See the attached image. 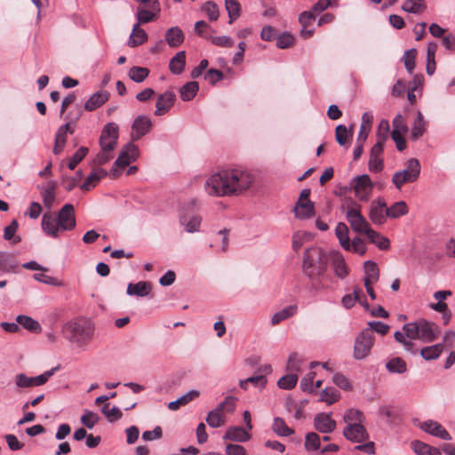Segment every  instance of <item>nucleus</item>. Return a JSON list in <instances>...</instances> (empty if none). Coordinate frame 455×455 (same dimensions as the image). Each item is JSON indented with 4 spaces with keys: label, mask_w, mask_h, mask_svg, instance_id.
Listing matches in <instances>:
<instances>
[{
    "label": "nucleus",
    "mask_w": 455,
    "mask_h": 455,
    "mask_svg": "<svg viewBox=\"0 0 455 455\" xmlns=\"http://www.w3.org/2000/svg\"><path fill=\"white\" fill-rule=\"evenodd\" d=\"M254 182V176L243 169H227L211 175L204 189L212 196H234L243 194Z\"/></svg>",
    "instance_id": "f257e3e1"
},
{
    "label": "nucleus",
    "mask_w": 455,
    "mask_h": 455,
    "mask_svg": "<svg viewBox=\"0 0 455 455\" xmlns=\"http://www.w3.org/2000/svg\"><path fill=\"white\" fill-rule=\"evenodd\" d=\"M328 253L320 247L307 249L303 254L302 272L309 280L310 291L317 293L330 287L331 276L327 273Z\"/></svg>",
    "instance_id": "f03ea898"
},
{
    "label": "nucleus",
    "mask_w": 455,
    "mask_h": 455,
    "mask_svg": "<svg viewBox=\"0 0 455 455\" xmlns=\"http://www.w3.org/2000/svg\"><path fill=\"white\" fill-rule=\"evenodd\" d=\"M64 329L71 341L79 343L87 342L94 333L92 323L85 319L69 322L65 324Z\"/></svg>",
    "instance_id": "7ed1b4c3"
},
{
    "label": "nucleus",
    "mask_w": 455,
    "mask_h": 455,
    "mask_svg": "<svg viewBox=\"0 0 455 455\" xmlns=\"http://www.w3.org/2000/svg\"><path fill=\"white\" fill-rule=\"evenodd\" d=\"M420 164L417 158H411L406 162L403 170L395 172L392 177V183L400 190L406 183L415 182L420 174Z\"/></svg>",
    "instance_id": "20e7f679"
},
{
    "label": "nucleus",
    "mask_w": 455,
    "mask_h": 455,
    "mask_svg": "<svg viewBox=\"0 0 455 455\" xmlns=\"http://www.w3.org/2000/svg\"><path fill=\"white\" fill-rule=\"evenodd\" d=\"M235 409V398L227 396L214 410L209 411L206 417L207 424L213 428L220 427L226 423L225 413H232Z\"/></svg>",
    "instance_id": "39448f33"
},
{
    "label": "nucleus",
    "mask_w": 455,
    "mask_h": 455,
    "mask_svg": "<svg viewBox=\"0 0 455 455\" xmlns=\"http://www.w3.org/2000/svg\"><path fill=\"white\" fill-rule=\"evenodd\" d=\"M198 202L196 199H190L188 202L184 204L182 210L180 213V223L184 227L188 233L199 232L202 217L199 214H190L189 210L196 208Z\"/></svg>",
    "instance_id": "423d86ee"
},
{
    "label": "nucleus",
    "mask_w": 455,
    "mask_h": 455,
    "mask_svg": "<svg viewBox=\"0 0 455 455\" xmlns=\"http://www.w3.org/2000/svg\"><path fill=\"white\" fill-rule=\"evenodd\" d=\"M374 340L375 336L371 329L363 330L355 340L354 357L356 360H362L368 356Z\"/></svg>",
    "instance_id": "0eeeda50"
},
{
    "label": "nucleus",
    "mask_w": 455,
    "mask_h": 455,
    "mask_svg": "<svg viewBox=\"0 0 455 455\" xmlns=\"http://www.w3.org/2000/svg\"><path fill=\"white\" fill-rule=\"evenodd\" d=\"M139 156V148L136 145L130 142L127 143L119 153L117 159L115 161L111 169V174L116 177L117 175L116 168H124L132 162L135 161Z\"/></svg>",
    "instance_id": "6e6552de"
},
{
    "label": "nucleus",
    "mask_w": 455,
    "mask_h": 455,
    "mask_svg": "<svg viewBox=\"0 0 455 455\" xmlns=\"http://www.w3.org/2000/svg\"><path fill=\"white\" fill-rule=\"evenodd\" d=\"M57 370L58 367H53L36 377H28L24 373H20L15 377V384L22 388L42 386L48 381Z\"/></svg>",
    "instance_id": "1a4fd4ad"
},
{
    "label": "nucleus",
    "mask_w": 455,
    "mask_h": 455,
    "mask_svg": "<svg viewBox=\"0 0 455 455\" xmlns=\"http://www.w3.org/2000/svg\"><path fill=\"white\" fill-rule=\"evenodd\" d=\"M351 186L355 190L356 197L363 202L368 201L373 188V183L368 174L354 177Z\"/></svg>",
    "instance_id": "9d476101"
},
{
    "label": "nucleus",
    "mask_w": 455,
    "mask_h": 455,
    "mask_svg": "<svg viewBox=\"0 0 455 455\" xmlns=\"http://www.w3.org/2000/svg\"><path fill=\"white\" fill-rule=\"evenodd\" d=\"M119 136V127L116 123H108L102 129L99 144L100 148H106L114 151L117 145Z\"/></svg>",
    "instance_id": "9b49d317"
},
{
    "label": "nucleus",
    "mask_w": 455,
    "mask_h": 455,
    "mask_svg": "<svg viewBox=\"0 0 455 455\" xmlns=\"http://www.w3.org/2000/svg\"><path fill=\"white\" fill-rule=\"evenodd\" d=\"M153 126L152 119L148 116H138L132 125L131 139L132 140H139L149 132Z\"/></svg>",
    "instance_id": "f8f14e48"
},
{
    "label": "nucleus",
    "mask_w": 455,
    "mask_h": 455,
    "mask_svg": "<svg viewBox=\"0 0 455 455\" xmlns=\"http://www.w3.org/2000/svg\"><path fill=\"white\" fill-rule=\"evenodd\" d=\"M60 231L72 230L76 227L75 209L71 204H66L59 211L57 215Z\"/></svg>",
    "instance_id": "ddd939ff"
},
{
    "label": "nucleus",
    "mask_w": 455,
    "mask_h": 455,
    "mask_svg": "<svg viewBox=\"0 0 455 455\" xmlns=\"http://www.w3.org/2000/svg\"><path fill=\"white\" fill-rule=\"evenodd\" d=\"M418 339L424 342H432L440 334L439 327L425 319L418 320Z\"/></svg>",
    "instance_id": "4468645a"
},
{
    "label": "nucleus",
    "mask_w": 455,
    "mask_h": 455,
    "mask_svg": "<svg viewBox=\"0 0 455 455\" xmlns=\"http://www.w3.org/2000/svg\"><path fill=\"white\" fill-rule=\"evenodd\" d=\"M386 211L387 204L383 199L378 198L372 201L369 211V218L371 221L375 225H383L386 222L387 218H388L386 214Z\"/></svg>",
    "instance_id": "2eb2a0df"
},
{
    "label": "nucleus",
    "mask_w": 455,
    "mask_h": 455,
    "mask_svg": "<svg viewBox=\"0 0 455 455\" xmlns=\"http://www.w3.org/2000/svg\"><path fill=\"white\" fill-rule=\"evenodd\" d=\"M419 427L424 432L433 436L439 437L443 440L449 441L451 439V436L448 431L435 420L428 419L423 421L419 424Z\"/></svg>",
    "instance_id": "dca6fc26"
},
{
    "label": "nucleus",
    "mask_w": 455,
    "mask_h": 455,
    "mask_svg": "<svg viewBox=\"0 0 455 455\" xmlns=\"http://www.w3.org/2000/svg\"><path fill=\"white\" fill-rule=\"evenodd\" d=\"M343 435L353 443H363L369 437L363 424L347 425L343 429Z\"/></svg>",
    "instance_id": "f3484780"
},
{
    "label": "nucleus",
    "mask_w": 455,
    "mask_h": 455,
    "mask_svg": "<svg viewBox=\"0 0 455 455\" xmlns=\"http://www.w3.org/2000/svg\"><path fill=\"white\" fill-rule=\"evenodd\" d=\"M336 421L331 419V414L320 412L314 418L315 428L323 434L332 433L336 429Z\"/></svg>",
    "instance_id": "a211bd4d"
},
{
    "label": "nucleus",
    "mask_w": 455,
    "mask_h": 455,
    "mask_svg": "<svg viewBox=\"0 0 455 455\" xmlns=\"http://www.w3.org/2000/svg\"><path fill=\"white\" fill-rule=\"evenodd\" d=\"M352 229L359 234H363L370 229V224L362 215L360 211H349L347 217Z\"/></svg>",
    "instance_id": "6ab92c4d"
},
{
    "label": "nucleus",
    "mask_w": 455,
    "mask_h": 455,
    "mask_svg": "<svg viewBox=\"0 0 455 455\" xmlns=\"http://www.w3.org/2000/svg\"><path fill=\"white\" fill-rule=\"evenodd\" d=\"M383 149L384 145L380 144V142H376L371 148L369 160V170L371 172H379L383 170Z\"/></svg>",
    "instance_id": "aec40b11"
},
{
    "label": "nucleus",
    "mask_w": 455,
    "mask_h": 455,
    "mask_svg": "<svg viewBox=\"0 0 455 455\" xmlns=\"http://www.w3.org/2000/svg\"><path fill=\"white\" fill-rule=\"evenodd\" d=\"M175 98V94L171 91L160 94L156 100L155 115L162 116L168 112L173 106Z\"/></svg>",
    "instance_id": "412c9836"
},
{
    "label": "nucleus",
    "mask_w": 455,
    "mask_h": 455,
    "mask_svg": "<svg viewBox=\"0 0 455 455\" xmlns=\"http://www.w3.org/2000/svg\"><path fill=\"white\" fill-rule=\"evenodd\" d=\"M42 228L48 235L53 238H57L60 235V228L57 217H54L51 212L43 215Z\"/></svg>",
    "instance_id": "4be33fe9"
},
{
    "label": "nucleus",
    "mask_w": 455,
    "mask_h": 455,
    "mask_svg": "<svg viewBox=\"0 0 455 455\" xmlns=\"http://www.w3.org/2000/svg\"><path fill=\"white\" fill-rule=\"evenodd\" d=\"M250 437L249 430L242 427H230L223 435L224 440H231L240 443L248 441Z\"/></svg>",
    "instance_id": "5701e85b"
},
{
    "label": "nucleus",
    "mask_w": 455,
    "mask_h": 455,
    "mask_svg": "<svg viewBox=\"0 0 455 455\" xmlns=\"http://www.w3.org/2000/svg\"><path fill=\"white\" fill-rule=\"evenodd\" d=\"M164 39L170 47L177 48L184 42L185 36L181 28L172 27L165 32Z\"/></svg>",
    "instance_id": "b1692460"
},
{
    "label": "nucleus",
    "mask_w": 455,
    "mask_h": 455,
    "mask_svg": "<svg viewBox=\"0 0 455 455\" xmlns=\"http://www.w3.org/2000/svg\"><path fill=\"white\" fill-rule=\"evenodd\" d=\"M109 98L107 91H100L93 93L84 103L87 111H92L103 105Z\"/></svg>",
    "instance_id": "393cba45"
},
{
    "label": "nucleus",
    "mask_w": 455,
    "mask_h": 455,
    "mask_svg": "<svg viewBox=\"0 0 455 455\" xmlns=\"http://www.w3.org/2000/svg\"><path fill=\"white\" fill-rule=\"evenodd\" d=\"M108 175L107 171L102 168L93 169L89 176L85 179L84 182L80 186V188L84 191H89L94 188L96 184L104 177Z\"/></svg>",
    "instance_id": "a878e982"
},
{
    "label": "nucleus",
    "mask_w": 455,
    "mask_h": 455,
    "mask_svg": "<svg viewBox=\"0 0 455 455\" xmlns=\"http://www.w3.org/2000/svg\"><path fill=\"white\" fill-rule=\"evenodd\" d=\"M151 289L149 282L140 281L136 283H129L126 293L130 296L145 297L149 294Z\"/></svg>",
    "instance_id": "bb28decb"
},
{
    "label": "nucleus",
    "mask_w": 455,
    "mask_h": 455,
    "mask_svg": "<svg viewBox=\"0 0 455 455\" xmlns=\"http://www.w3.org/2000/svg\"><path fill=\"white\" fill-rule=\"evenodd\" d=\"M294 213L298 219H310L315 214L314 204L311 201L298 202L294 207Z\"/></svg>",
    "instance_id": "cd10ccee"
},
{
    "label": "nucleus",
    "mask_w": 455,
    "mask_h": 455,
    "mask_svg": "<svg viewBox=\"0 0 455 455\" xmlns=\"http://www.w3.org/2000/svg\"><path fill=\"white\" fill-rule=\"evenodd\" d=\"M186 66V52L180 51L177 52L170 60L169 69L174 75H180Z\"/></svg>",
    "instance_id": "c85d7f7f"
},
{
    "label": "nucleus",
    "mask_w": 455,
    "mask_h": 455,
    "mask_svg": "<svg viewBox=\"0 0 455 455\" xmlns=\"http://www.w3.org/2000/svg\"><path fill=\"white\" fill-rule=\"evenodd\" d=\"M148 38L147 32L140 28L139 24H134L128 44L130 47H136L147 42Z\"/></svg>",
    "instance_id": "c756f323"
},
{
    "label": "nucleus",
    "mask_w": 455,
    "mask_h": 455,
    "mask_svg": "<svg viewBox=\"0 0 455 455\" xmlns=\"http://www.w3.org/2000/svg\"><path fill=\"white\" fill-rule=\"evenodd\" d=\"M298 312V306L297 305H290L282 310L275 313L271 317V324L276 325L280 323L281 322L293 316Z\"/></svg>",
    "instance_id": "7c9ffc66"
},
{
    "label": "nucleus",
    "mask_w": 455,
    "mask_h": 455,
    "mask_svg": "<svg viewBox=\"0 0 455 455\" xmlns=\"http://www.w3.org/2000/svg\"><path fill=\"white\" fill-rule=\"evenodd\" d=\"M331 265L337 277L344 279L348 275V268L342 255L339 253L334 254Z\"/></svg>",
    "instance_id": "2f4dec72"
},
{
    "label": "nucleus",
    "mask_w": 455,
    "mask_h": 455,
    "mask_svg": "<svg viewBox=\"0 0 455 455\" xmlns=\"http://www.w3.org/2000/svg\"><path fill=\"white\" fill-rule=\"evenodd\" d=\"M369 241L374 243L379 250H387L390 246L389 239L373 230L371 228L365 233Z\"/></svg>",
    "instance_id": "473e14b6"
},
{
    "label": "nucleus",
    "mask_w": 455,
    "mask_h": 455,
    "mask_svg": "<svg viewBox=\"0 0 455 455\" xmlns=\"http://www.w3.org/2000/svg\"><path fill=\"white\" fill-rule=\"evenodd\" d=\"M200 395V392L196 389H192L188 391V393L181 395L180 398H178L175 401L170 402L168 403V408L172 411L178 410L180 406L188 404L192 400L197 398Z\"/></svg>",
    "instance_id": "72a5a7b5"
},
{
    "label": "nucleus",
    "mask_w": 455,
    "mask_h": 455,
    "mask_svg": "<svg viewBox=\"0 0 455 455\" xmlns=\"http://www.w3.org/2000/svg\"><path fill=\"white\" fill-rule=\"evenodd\" d=\"M364 283H375L379 278V270L374 261L367 260L364 262Z\"/></svg>",
    "instance_id": "f704fd0d"
},
{
    "label": "nucleus",
    "mask_w": 455,
    "mask_h": 455,
    "mask_svg": "<svg viewBox=\"0 0 455 455\" xmlns=\"http://www.w3.org/2000/svg\"><path fill=\"white\" fill-rule=\"evenodd\" d=\"M437 44L435 42L428 43L427 46V67L426 71L428 76L434 75L436 68L435 52Z\"/></svg>",
    "instance_id": "c9c22d12"
},
{
    "label": "nucleus",
    "mask_w": 455,
    "mask_h": 455,
    "mask_svg": "<svg viewBox=\"0 0 455 455\" xmlns=\"http://www.w3.org/2000/svg\"><path fill=\"white\" fill-rule=\"evenodd\" d=\"M409 212L408 206L404 201H399L387 207L386 214L390 219H398Z\"/></svg>",
    "instance_id": "e433bc0d"
},
{
    "label": "nucleus",
    "mask_w": 455,
    "mask_h": 455,
    "mask_svg": "<svg viewBox=\"0 0 455 455\" xmlns=\"http://www.w3.org/2000/svg\"><path fill=\"white\" fill-rule=\"evenodd\" d=\"M335 234L339 241L341 247L347 251L351 250V244L348 236V228L345 223H338L335 228Z\"/></svg>",
    "instance_id": "4c0bfd02"
},
{
    "label": "nucleus",
    "mask_w": 455,
    "mask_h": 455,
    "mask_svg": "<svg viewBox=\"0 0 455 455\" xmlns=\"http://www.w3.org/2000/svg\"><path fill=\"white\" fill-rule=\"evenodd\" d=\"M426 126L427 123L424 119L423 114L420 111H418L416 119L414 120L411 127V139L416 140L422 137L426 131Z\"/></svg>",
    "instance_id": "58836bf2"
},
{
    "label": "nucleus",
    "mask_w": 455,
    "mask_h": 455,
    "mask_svg": "<svg viewBox=\"0 0 455 455\" xmlns=\"http://www.w3.org/2000/svg\"><path fill=\"white\" fill-rule=\"evenodd\" d=\"M16 322L26 330L35 333H38L42 330L40 323L37 321L34 320L32 317L28 315H18L16 317Z\"/></svg>",
    "instance_id": "ea45409f"
},
{
    "label": "nucleus",
    "mask_w": 455,
    "mask_h": 455,
    "mask_svg": "<svg viewBox=\"0 0 455 455\" xmlns=\"http://www.w3.org/2000/svg\"><path fill=\"white\" fill-rule=\"evenodd\" d=\"M199 84L197 82L192 81L186 83L180 90V98L183 101L191 100L197 93Z\"/></svg>",
    "instance_id": "a19ab883"
},
{
    "label": "nucleus",
    "mask_w": 455,
    "mask_h": 455,
    "mask_svg": "<svg viewBox=\"0 0 455 455\" xmlns=\"http://www.w3.org/2000/svg\"><path fill=\"white\" fill-rule=\"evenodd\" d=\"M267 378L263 374H258L256 376L249 377L245 379H241L239 381V386L241 388L246 390L248 388V384L253 385L255 387H259L260 389L264 388L267 385Z\"/></svg>",
    "instance_id": "79ce46f5"
},
{
    "label": "nucleus",
    "mask_w": 455,
    "mask_h": 455,
    "mask_svg": "<svg viewBox=\"0 0 455 455\" xmlns=\"http://www.w3.org/2000/svg\"><path fill=\"white\" fill-rule=\"evenodd\" d=\"M411 447L418 455H442L437 448L431 447L420 441H413Z\"/></svg>",
    "instance_id": "37998d69"
},
{
    "label": "nucleus",
    "mask_w": 455,
    "mask_h": 455,
    "mask_svg": "<svg viewBox=\"0 0 455 455\" xmlns=\"http://www.w3.org/2000/svg\"><path fill=\"white\" fill-rule=\"evenodd\" d=\"M403 11L409 13H420L427 9L425 0H405L403 6Z\"/></svg>",
    "instance_id": "c03bdc74"
},
{
    "label": "nucleus",
    "mask_w": 455,
    "mask_h": 455,
    "mask_svg": "<svg viewBox=\"0 0 455 455\" xmlns=\"http://www.w3.org/2000/svg\"><path fill=\"white\" fill-rule=\"evenodd\" d=\"M443 352V344H435L421 348L420 355L427 361L437 359Z\"/></svg>",
    "instance_id": "a18cd8bd"
},
{
    "label": "nucleus",
    "mask_w": 455,
    "mask_h": 455,
    "mask_svg": "<svg viewBox=\"0 0 455 455\" xmlns=\"http://www.w3.org/2000/svg\"><path fill=\"white\" fill-rule=\"evenodd\" d=\"M343 419L347 423V425H353L363 424L365 418L361 411L357 409H348L345 411Z\"/></svg>",
    "instance_id": "49530a36"
},
{
    "label": "nucleus",
    "mask_w": 455,
    "mask_h": 455,
    "mask_svg": "<svg viewBox=\"0 0 455 455\" xmlns=\"http://www.w3.org/2000/svg\"><path fill=\"white\" fill-rule=\"evenodd\" d=\"M19 223L17 220H12V222L4 228V239L11 242L12 243H18L21 241L20 236H15L18 230Z\"/></svg>",
    "instance_id": "de8ad7c7"
},
{
    "label": "nucleus",
    "mask_w": 455,
    "mask_h": 455,
    "mask_svg": "<svg viewBox=\"0 0 455 455\" xmlns=\"http://www.w3.org/2000/svg\"><path fill=\"white\" fill-rule=\"evenodd\" d=\"M149 75V69L143 67H132L128 72V76L135 83H142Z\"/></svg>",
    "instance_id": "09e8293b"
},
{
    "label": "nucleus",
    "mask_w": 455,
    "mask_h": 455,
    "mask_svg": "<svg viewBox=\"0 0 455 455\" xmlns=\"http://www.w3.org/2000/svg\"><path fill=\"white\" fill-rule=\"evenodd\" d=\"M386 368L389 372L393 373H403L407 371L406 363L401 357H395L389 360L386 364Z\"/></svg>",
    "instance_id": "8fccbe9b"
},
{
    "label": "nucleus",
    "mask_w": 455,
    "mask_h": 455,
    "mask_svg": "<svg viewBox=\"0 0 455 455\" xmlns=\"http://www.w3.org/2000/svg\"><path fill=\"white\" fill-rule=\"evenodd\" d=\"M273 431L280 436H289L293 434L282 418H275L273 422Z\"/></svg>",
    "instance_id": "3c124183"
},
{
    "label": "nucleus",
    "mask_w": 455,
    "mask_h": 455,
    "mask_svg": "<svg viewBox=\"0 0 455 455\" xmlns=\"http://www.w3.org/2000/svg\"><path fill=\"white\" fill-rule=\"evenodd\" d=\"M225 5L229 18L228 23L232 24L240 16V4L236 0H225Z\"/></svg>",
    "instance_id": "603ef678"
},
{
    "label": "nucleus",
    "mask_w": 455,
    "mask_h": 455,
    "mask_svg": "<svg viewBox=\"0 0 455 455\" xmlns=\"http://www.w3.org/2000/svg\"><path fill=\"white\" fill-rule=\"evenodd\" d=\"M340 394L333 387L324 388L320 395V401L331 405L339 400Z\"/></svg>",
    "instance_id": "864d4df0"
},
{
    "label": "nucleus",
    "mask_w": 455,
    "mask_h": 455,
    "mask_svg": "<svg viewBox=\"0 0 455 455\" xmlns=\"http://www.w3.org/2000/svg\"><path fill=\"white\" fill-rule=\"evenodd\" d=\"M298 382V375L296 373H289L283 376L277 381V386L284 390L293 388Z\"/></svg>",
    "instance_id": "5fc2aeb1"
},
{
    "label": "nucleus",
    "mask_w": 455,
    "mask_h": 455,
    "mask_svg": "<svg viewBox=\"0 0 455 455\" xmlns=\"http://www.w3.org/2000/svg\"><path fill=\"white\" fill-rule=\"evenodd\" d=\"M207 40L220 47L230 48L235 45V41L228 36H209Z\"/></svg>",
    "instance_id": "6e6d98bb"
},
{
    "label": "nucleus",
    "mask_w": 455,
    "mask_h": 455,
    "mask_svg": "<svg viewBox=\"0 0 455 455\" xmlns=\"http://www.w3.org/2000/svg\"><path fill=\"white\" fill-rule=\"evenodd\" d=\"M321 439L318 434L310 432L306 435L305 448L307 451H316L320 448Z\"/></svg>",
    "instance_id": "4d7b16f0"
},
{
    "label": "nucleus",
    "mask_w": 455,
    "mask_h": 455,
    "mask_svg": "<svg viewBox=\"0 0 455 455\" xmlns=\"http://www.w3.org/2000/svg\"><path fill=\"white\" fill-rule=\"evenodd\" d=\"M389 123L387 120H381L377 132V142L384 145L389 137Z\"/></svg>",
    "instance_id": "13d9d810"
},
{
    "label": "nucleus",
    "mask_w": 455,
    "mask_h": 455,
    "mask_svg": "<svg viewBox=\"0 0 455 455\" xmlns=\"http://www.w3.org/2000/svg\"><path fill=\"white\" fill-rule=\"evenodd\" d=\"M17 267V264L10 260V256L5 251H0V271L12 272Z\"/></svg>",
    "instance_id": "bf43d9fd"
},
{
    "label": "nucleus",
    "mask_w": 455,
    "mask_h": 455,
    "mask_svg": "<svg viewBox=\"0 0 455 455\" xmlns=\"http://www.w3.org/2000/svg\"><path fill=\"white\" fill-rule=\"evenodd\" d=\"M42 199L44 207L51 211L55 202V191L53 187L47 188L42 192Z\"/></svg>",
    "instance_id": "052dcab7"
},
{
    "label": "nucleus",
    "mask_w": 455,
    "mask_h": 455,
    "mask_svg": "<svg viewBox=\"0 0 455 455\" xmlns=\"http://www.w3.org/2000/svg\"><path fill=\"white\" fill-rule=\"evenodd\" d=\"M114 157L113 151L106 148H100V151L93 159V164L102 165L109 162Z\"/></svg>",
    "instance_id": "680f3d73"
},
{
    "label": "nucleus",
    "mask_w": 455,
    "mask_h": 455,
    "mask_svg": "<svg viewBox=\"0 0 455 455\" xmlns=\"http://www.w3.org/2000/svg\"><path fill=\"white\" fill-rule=\"evenodd\" d=\"M403 59L406 70L411 74L415 68L416 50L411 49L406 51L403 56Z\"/></svg>",
    "instance_id": "e2e57ef3"
},
{
    "label": "nucleus",
    "mask_w": 455,
    "mask_h": 455,
    "mask_svg": "<svg viewBox=\"0 0 455 455\" xmlns=\"http://www.w3.org/2000/svg\"><path fill=\"white\" fill-rule=\"evenodd\" d=\"M88 151V148L85 147L79 148V149L70 158L68 168L70 170H74L76 165L86 156Z\"/></svg>",
    "instance_id": "0e129e2a"
},
{
    "label": "nucleus",
    "mask_w": 455,
    "mask_h": 455,
    "mask_svg": "<svg viewBox=\"0 0 455 455\" xmlns=\"http://www.w3.org/2000/svg\"><path fill=\"white\" fill-rule=\"evenodd\" d=\"M99 419L100 417L98 416V414L91 411H86L81 417V422L89 429H92L99 421Z\"/></svg>",
    "instance_id": "69168bd1"
},
{
    "label": "nucleus",
    "mask_w": 455,
    "mask_h": 455,
    "mask_svg": "<svg viewBox=\"0 0 455 455\" xmlns=\"http://www.w3.org/2000/svg\"><path fill=\"white\" fill-rule=\"evenodd\" d=\"M309 235L305 232L297 231L292 235V249L297 252L308 240Z\"/></svg>",
    "instance_id": "338daca9"
},
{
    "label": "nucleus",
    "mask_w": 455,
    "mask_h": 455,
    "mask_svg": "<svg viewBox=\"0 0 455 455\" xmlns=\"http://www.w3.org/2000/svg\"><path fill=\"white\" fill-rule=\"evenodd\" d=\"M301 360L298 357L296 353H292L289 355L286 364V369L291 373H296L300 371Z\"/></svg>",
    "instance_id": "774afa93"
}]
</instances>
